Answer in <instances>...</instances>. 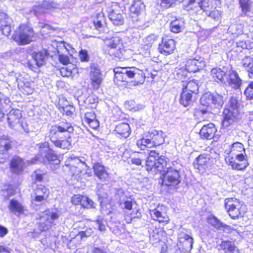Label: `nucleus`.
<instances>
[{"instance_id": "obj_26", "label": "nucleus", "mask_w": 253, "mask_h": 253, "mask_svg": "<svg viewBox=\"0 0 253 253\" xmlns=\"http://www.w3.org/2000/svg\"><path fill=\"white\" fill-rule=\"evenodd\" d=\"M148 232L150 241L153 244L158 243L161 241L163 237L165 235V232L162 228H157L151 225L148 227Z\"/></svg>"}, {"instance_id": "obj_60", "label": "nucleus", "mask_w": 253, "mask_h": 253, "mask_svg": "<svg viewBox=\"0 0 253 253\" xmlns=\"http://www.w3.org/2000/svg\"><path fill=\"white\" fill-rule=\"evenodd\" d=\"M32 203H39L42 202L44 200H46L48 197H44L43 195H32Z\"/></svg>"}, {"instance_id": "obj_23", "label": "nucleus", "mask_w": 253, "mask_h": 253, "mask_svg": "<svg viewBox=\"0 0 253 253\" xmlns=\"http://www.w3.org/2000/svg\"><path fill=\"white\" fill-rule=\"evenodd\" d=\"M205 66V62L203 59H191L188 60L185 64V70L188 72L195 73Z\"/></svg>"}, {"instance_id": "obj_35", "label": "nucleus", "mask_w": 253, "mask_h": 253, "mask_svg": "<svg viewBox=\"0 0 253 253\" xmlns=\"http://www.w3.org/2000/svg\"><path fill=\"white\" fill-rule=\"evenodd\" d=\"M211 76L212 78L216 82L220 81L221 83H225L228 80V77L225 71L220 68H215L211 70Z\"/></svg>"}, {"instance_id": "obj_40", "label": "nucleus", "mask_w": 253, "mask_h": 253, "mask_svg": "<svg viewBox=\"0 0 253 253\" xmlns=\"http://www.w3.org/2000/svg\"><path fill=\"white\" fill-rule=\"evenodd\" d=\"M56 7V4L55 3L50 1L44 0L41 6L35 7L33 11L36 15H38L42 12H43V9H50Z\"/></svg>"}, {"instance_id": "obj_6", "label": "nucleus", "mask_w": 253, "mask_h": 253, "mask_svg": "<svg viewBox=\"0 0 253 253\" xmlns=\"http://www.w3.org/2000/svg\"><path fill=\"white\" fill-rule=\"evenodd\" d=\"M165 134L161 130H152L145 134L141 139L138 140L136 145L141 150L152 148L164 143Z\"/></svg>"}, {"instance_id": "obj_25", "label": "nucleus", "mask_w": 253, "mask_h": 253, "mask_svg": "<svg viewBox=\"0 0 253 253\" xmlns=\"http://www.w3.org/2000/svg\"><path fill=\"white\" fill-rule=\"evenodd\" d=\"M73 204L80 205L83 207L87 209L94 208V203L88 197L81 195H75L72 198Z\"/></svg>"}, {"instance_id": "obj_46", "label": "nucleus", "mask_w": 253, "mask_h": 253, "mask_svg": "<svg viewBox=\"0 0 253 253\" xmlns=\"http://www.w3.org/2000/svg\"><path fill=\"white\" fill-rule=\"evenodd\" d=\"M157 40V36L154 34H150L142 40V45L146 50H148L153 43Z\"/></svg>"}, {"instance_id": "obj_51", "label": "nucleus", "mask_w": 253, "mask_h": 253, "mask_svg": "<svg viewBox=\"0 0 253 253\" xmlns=\"http://www.w3.org/2000/svg\"><path fill=\"white\" fill-rule=\"evenodd\" d=\"M79 166L82 167V170L84 172L82 173V178H86L92 176V171L91 169L88 167L84 163L79 162Z\"/></svg>"}, {"instance_id": "obj_56", "label": "nucleus", "mask_w": 253, "mask_h": 253, "mask_svg": "<svg viewBox=\"0 0 253 253\" xmlns=\"http://www.w3.org/2000/svg\"><path fill=\"white\" fill-rule=\"evenodd\" d=\"M98 229L100 231H104L106 230V221L101 216L98 217L95 221Z\"/></svg>"}, {"instance_id": "obj_54", "label": "nucleus", "mask_w": 253, "mask_h": 253, "mask_svg": "<svg viewBox=\"0 0 253 253\" xmlns=\"http://www.w3.org/2000/svg\"><path fill=\"white\" fill-rule=\"evenodd\" d=\"M209 222L215 227L221 226L224 228L225 230L229 231L230 229L229 226L220 223L219 221L214 216L209 218Z\"/></svg>"}, {"instance_id": "obj_52", "label": "nucleus", "mask_w": 253, "mask_h": 253, "mask_svg": "<svg viewBox=\"0 0 253 253\" xmlns=\"http://www.w3.org/2000/svg\"><path fill=\"white\" fill-rule=\"evenodd\" d=\"M74 65L69 64L61 68L60 70V74L63 77H70L72 75Z\"/></svg>"}, {"instance_id": "obj_8", "label": "nucleus", "mask_w": 253, "mask_h": 253, "mask_svg": "<svg viewBox=\"0 0 253 253\" xmlns=\"http://www.w3.org/2000/svg\"><path fill=\"white\" fill-rule=\"evenodd\" d=\"M102 40L107 46L105 52L111 56L121 58L124 51L122 40L119 37L103 36Z\"/></svg>"}, {"instance_id": "obj_7", "label": "nucleus", "mask_w": 253, "mask_h": 253, "mask_svg": "<svg viewBox=\"0 0 253 253\" xmlns=\"http://www.w3.org/2000/svg\"><path fill=\"white\" fill-rule=\"evenodd\" d=\"M239 105L237 98L232 97L223 112V126L227 127L240 118Z\"/></svg>"}, {"instance_id": "obj_29", "label": "nucleus", "mask_w": 253, "mask_h": 253, "mask_svg": "<svg viewBox=\"0 0 253 253\" xmlns=\"http://www.w3.org/2000/svg\"><path fill=\"white\" fill-rule=\"evenodd\" d=\"M7 116L8 125L11 128L14 127L16 125L20 123L22 116L21 111L17 109H12Z\"/></svg>"}, {"instance_id": "obj_55", "label": "nucleus", "mask_w": 253, "mask_h": 253, "mask_svg": "<svg viewBox=\"0 0 253 253\" xmlns=\"http://www.w3.org/2000/svg\"><path fill=\"white\" fill-rule=\"evenodd\" d=\"M244 93L249 99L253 98V81L250 82L245 90Z\"/></svg>"}, {"instance_id": "obj_58", "label": "nucleus", "mask_w": 253, "mask_h": 253, "mask_svg": "<svg viewBox=\"0 0 253 253\" xmlns=\"http://www.w3.org/2000/svg\"><path fill=\"white\" fill-rule=\"evenodd\" d=\"M240 4L244 13L250 11V0H240Z\"/></svg>"}, {"instance_id": "obj_48", "label": "nucleus", "mask_w": 253, "mask_h": 253, "mask_svg": "<svg viewBox=\"0 0 253 253\" xmlns=\"http://www.w3.org/2000/svg\"><path fill=\"white\" fill-rule=\"evenodd\" d=\"M170 32H181L184 29V22L182 19H175L169 24Z\"/></svg>"}, {"instance_id": "obj_38", "label": "nucleus", "mask_w": 253, "mask_h": 253, "mask_svg": "<svg viewBox=\"0 0 253 253\" xmlns=\"http://www.w3.org/2000/svg\"><path fill=\"white\" fill-rule=\"evenodd\" d=\"M219 250H223L224 253H239V251L234 243L230 241H222Z\"/></svg>"}, {"instance_id": "obj_5", "label": "nucleus", "mask_w": 253, "mask_h": 253, "mask_svg": "<svg viewBox=\"0 0 253 253\" xmlns=\"http://www.w3.org/2000/svg\"><path fill=\"white\" fill-rule=\"evenodd\" d=\"M39 149V153L28 162V164H36L38 162L50 165L51 169H55L56 166L60 164V160L57 156L54 153V151L49 147V143L44 142L37 145Z\"/></svg>"}, {"instance_id": "obj_22", "label": "nucleus", "mask_w": 253, "mask_h": 253, "mask_svg": "<svg viewBox=\"0 0 253 253\" xmlns=\"http://www.w3.org/2000/svg\"><path fill=\"white\" fill-rule=\"evenodd\" d=\"M145 5L141 0L133 1L129 8L130 16L133 21H137L140 16L145 9Z\"/></svg>"}, {"instance_id": "obj_20", "label": "nucleus", "mask_w": 253, "mask_h": 253, "mask_svg": "<svg viewBox=\"0 0 253 253\" xmlns=\"http://www.w3.org/2000/svg\"><path fill=\"white\" fill-rule=\"evenodd\" d=\"M89 78L91 86L94 89H98L103 81V75L97 66L95 65L90 66Z\"/></svg>"}, {"instance_id": "obj_34", "label": "nucleus", "mask_w": 253, "mask_h": 253, "mask_svg": "<svg viewBox=\"0 0 253 253\" xmlns=\"http://www.w3.org/2000/svg\"><path fill=\"white\" fill-rule=\"evenodd\" d=\"M146 158L147 154L145 153L134 152L131 155L128 160V163L136 166H141L142 162L145 161Z\"/></svg>"}, {"instance_id": "obj_61", "label": "nucleus", "mask_w": 253, "mask_h": 253, "mask_svg": "<svg viewBox=\"0 0 253 253\" xmlns=\"http://www.w3.org/2000/svg\"><path fill=\"white\" fill-rule=\"evenodd\" d=\"M210 5L209 1L207 0H203L201 3L198 5L197 7L198 11L199 9H203L204 11H207V8L209 7Z\"/></svg>"}, {"instance_id": "obj_28", "label": "nucleus", "mask_w": 253, "mask_h": 253, "mask_svg": "<svg viewBox=\"0 0 253 253\" xmlns=\"http://www.w3.org/2000/svg\"><path fill=\"white\" fill-rule=\"evenodd\" d=\"M228 80L226 82L228 83L233 88L236 89L240 88L242 84V81L239 77L237 72L230 69L228 73Z\"/></svg>"}, {"instance_id": "obj_13", "label": "nucleus", "mask_w": 253, "mask_h": 253, "mask_svg": "<svg viewBox=\"0 0 253 253\" xmlns=\"http://www.w3.org/2000/svg\"><path fill=\"white\" fill-rule=\"evenodd\" d=\"M215 159L209 154H203L197 157L193 162L194 168L201 173L210 171L213 166Z\"/></svg>"}, {"instance_id": "obj_50", "label": "nucleus", "mask_w": 253, "mask_h": 253, "mask_svg": "<svg viewBox=\"0 0 253 253\" xmlns=\"http://www.w3.org/2000/svg\"><path fill=\"white\" fill-rule=\"evenodd\" d=\"M125 220L127 223H130L131 222L132 219L135 218H140L141 216V214L139 212V211L138 210H136L135 211L134 209L133 210L130 215H128V214H127L126 212H125Z\"/></svg>"}, {"instance_id": "obj_33", "label": "nucleus", "mask_w": 253, "mask_h": 253, "mask_svg": "<svg viewBox=\"0 0 253 253\" xmlns=\"http://www.w3.org/2000/svg\"><path fill=\"white\" fill-rule=\"evenodd\" d=\"M12 38L19 45L26 44L32 41V38L27 33H14Z\"/></svg>"}, {"instance_id": "obj_18", "label": "nucleus", "mask_w": 253, "mask_h": 253, "mask_svg": "<svg viewBox=\"0 0 253 253\" xmlns=\"http://www.w3.org/2000/svg\"><path fill=\"white\" fill-rule=\"evenodd\" d=\"M79 162H81L79 159L71 158V162H66L65 166L63 167V170L67 171L70 170V174L75 179L79 180L80 178H82V173L83 172L82 170V167L79 166Z\"/></svg>"}, {"instance_id": "obj_11", "label": "nucleus", "mask_w": 253, "mask_h": 253, "mask_svg": "<svg viewBox=\"0 0 253 253\" xmlns=\"http://www.w3.org/2000/svg\"><path fill=\"white\" fill-rule=\"evenodd\" d=\"M61 212L57 209H48L42 213L38 228L41 232L50 229L54 221L60 216Z\"/></svg>"}, {"instance_id": "obj_53", "label": "nucleus", "mask_w": 253, "mask_h": 253, "mask_svg": "<svg viewBox=\"0 0 253 253\" xmlns=\"http://www.w3.org/2000/svg\"><path fill=\"white\" fill-rule=\"evenodd\" d=\"M49 190L43 185H39L35 189L34 195H43L44 197H48Z\"/></svg>"}, {"instance_id": "obj_4", "label": "nucleus", "mask_w": 253, "mask_h": 253, "mask_svg": "<svg viewBox=\"0 0 253 253\" xmlns=\"http://www.w3.org/2000/svg\"><path fill=\"white\" fill-rule=\"evenodd\" d=\"M114 82L120 85V83L126 82L127 78L134 79L136 84H142L145 81V76L143 69H139L135 67H121L114 69Z\"/></svg>"}, {"instance_id": "obj_42", "label": "nucleus", "mask_w": 253, "mask_h": 253, "mask_svg": "<svg viewBox=\"0 0 253 253\" xmlns=\"http://www.w3.org/2000/svg\"><path fill=\"white\" fill-rule=\"evenodd\" d=\"M10 22V19L8 16L5 13L0 12V31L11 32Z\"/></svg>"}, {"instance_id": "obj_15", "label": "nucleus", "mask_w": 253, "mask_h": 253, "mask_svg": "<svg viewBox=\"0 0 253 253\" xmlns=\"http://www.w3.org/2000/svg\"><path fill=\"white\" fill-rule=\"evenodd\" d=\"M193 238L183 231L178 234L177 247L182 252H190L193 248Z\"/></svg>"}, {"instance_id": "obj_47", "label": "nucleus", "mask_w": 253, "mask_h": 253, "mask_svg": "<svg viewBox=\"0 0 253 253\" xmlns=\"http://www.w3.org/2000/svg\"><path fill=\"white\" fill-rule=\"evenodd\" d=\"M0 108L7 112L11 108V102L9 98L0 92Z\"/></svg>"}, {"instance_id": "obj_39", "label": "nucleus", "mask_w": 253, "mask_h": 253, "mask_svg": "<svg viewBox=\"0 0 253 253\" xmlns=\"http://www.w3.org/2000/svg\"><path fill=\"white\" fill-rule=\"evenodd\" d=\"M182 89L187 90L191 93H197L199 90L198 84L196 80H190L189 81H182Z\"/></svg>"}, {"instance_id": "obj_3", "label": "nucleus", "mask_w": 253, "mask_h": 253, "mask_svg": "<svg viewBox=\"0 0 253 253\" xmlns=\"http://www.w3.org/2000/svg\"><path fill=\"white\" fill-rule=\"evenodd\" d=\"M201 106L195 109L194 116L203 117L205 114L211 113L213 108H219L224 103L223 97L217 93L211 92L204 93L200 99Z\"/></svg>"}, {"instance_id": "obj_14", "label": "nucleus", "mask_w": 253, "mask_h": 253, "mask_svg": "<svg viewBox=\"0 0 253 253\" xmlns=\"http://www.w3.org/2000/svg\"><path fill=\"white\" fill-rule=\"evenodd\" d=\"M48 53L46 49H43L39 52H34L32 54V61L28 62V67L31 70L36 72L38 68L44 65L47 57Z\"/></svg>"}, {"instance_id": "obj_44", "label": "nucleus", "mask_w": 253, "mask_h": 253, "mask_svg": "<svg viewBox=\"0 0 253 253\" xmlns=\"http://www.w3.org/2000/svg\"><path fill=\"white\" fill-rule=\"evenodd\" d=\"M8 208L10 211L13 214H19L23 212L24 209L23 206L15 199H12L10 201Z\"/></svg>"}, {"instance_id": "obj_64", "label": "nucleus", "mask_w": 253, "mask_h": 253, "mask_svg": "<svg viewBox=\"0 0 253 253\" xmlns=\"http://www.w3.org/2000/svg\"><path fill=\"white\" fill-rule=\"evenodd\" d=\"M90 253H108V252L104 247H94L92 248Z\"/></svg>"}, {"instance_id": "obj_2", "label": "nucleus", "mask_w": 253, "mask_h": 253, "mask_svg": "<svg viewBox=\"0 0 253 253\" xmlns=\"http://www.w3.org/2000/svg\"><path fill=\"white\" fill-rule=\"evenodd\" d=\"M225 161L226 163L231 167L233 169L241 170L248 166L247 157L245 149L242 143L236 142L230 146L229 150H226Z\"/></svg>"}, {"instance_id": "obj_21", "label": "nucleus", "mask_w": 253, "mask_h": 253, "mask_svg": "<svg viewBox=\"0 0 253 253\" xmlns=\"http://www.w3.org/2000/svg\"><path fill=\"white\" fill-rule=\"evenodd\" d=\"M124 14L121 8L115 3L112 5L108 17L113 24L115 25H122L124 22Z\"/></svg>"}, {"instance_id": "obj_41", "label": "nucleus", "mask_w": 253, "mask_h": 253, "mask_svg": "<svg viewBox=\"0 0 253 253\" xmlns=\"http://www.w3.org/2000/svg\"><path fill=\"white\" fill-rule=\"evenodd\" d=\"M192 93L185 89H182L180 95V103L185 107L188 106L192 103Z\"/></svg>"}, {"instance_id": "obj_37", "label": "nucleus", "mask_w": 253, "mask_h": 253, "mask_svg": "<svg viewBox=\"0 0 253 253\" xmlns=\"http://www.w3.org/2000/svg\"><path fill=\"white\" fill-rule=\"evenodd\" d=\"M114 131L121 137L125 138L128 137L130 133L129 125L127 123H121L116 126Z\"/></svg>"}, {"instance_id": "obj_24", "label": "nucleus", "mask_w": 253, "mask_h": 253, "mask_svg": "<svg viewBox=\"0 0 253 253\" xmlns=\"http://www.w3.org/2000/svg\"><path fill=\"white\" fill-rule=\"evenodd\" d=\"M26 165L24 160L19 157H13L10 163V167L12 172L19 174L21 173Z\"/></svg>"}, {"instance_id": "obj_59", "label": "nucleus", "mask_w": 253, "mask_h": 253, "mask_svg": "<svg viewBox=\"0 0 253 253\" xmlns=\"http://www.w3.org/2000/svg\"><path fill=\"white\" fill-rule=\"evenodd\" d=\"M43 173L41 170H37L32 175V177L33 180L35 182H41L43 178Z\"/></svg>"}, {"instance_id": "obj_30", "label": "nucleus", "mask_w": 253, "mask_h": 253, "mask_svg": "<svg viewBox=\"0 0 253 253\" xmlns=\"http://www.w3.org/2000/svg\"><path fill=\"white\" fill-rule=\"evenodd\" d=\"M93 169L95 175L99 179L102 181L108 180L109 173L103 165L99 163H96L93 165Z\"/></svg>"}, {"instance_id": "obj_17", "label": "nucleus", "mask_w": 253, "mask_h": 253, "mask_svg": "<svg viewBox=\"0 0 253 253\" xmlns=\"http://www.w3.org/2000/svg\"><path fill=\"white\" fill-rule=\"evenodd\" d=\"M11 148V141L6 135H3L0 137V163L4 164L7 161L10 154L9 150Z\"/></svg>"}, {"instance_id": "obj_36", "label": "nucleus", "mask_w": 253, "mask_h": 253, "mask_svg": "<svg viewBox=\"0 0 253 253\" xmlns=\"http://www.w3.org/2000/svg\"><path fill=\"white\" fill-rule=\"evenodd\" d=\"M19 89L25 94H31L33 92V88L31 86V83L22 80L20 78L16 80Z\"/></svg>"}, {"instance_id": "obj_31", "label": "nucleus", "mask_w": 253, "mask_h": 253, "mask_svg": "<svg viewBox=\"0 0 253 253\" xmlns=\"http://www.w3.org/2000/svg\"><path fill=\"white\" fill-rule=\"evenodd\" d=\"M149 213L153 220L157 221L159 223L167 224L169 222V219L167 214L164 212L162 213L158 209L150 210Z\"/></svg>"}, {"instance_id": "obj_19", "label": "nucleus", "mask_w": 253, "mask_h": 253, "mask_svg": "<svg viewBox=\"0 0 253 253\" xmlns=\"http://www.w3.org/2000/svg\"><path fill=\"white\" fill-rule=\"evenodd\" d=\"M175 48V41L173 39L165 37L162 38V42L159 45L158 50L161 54L168 56L173 53Z\"/></svg>"}, {"instance_id": "obj_57", "label": "nucleus", "mask_w": 253, "mask_h": 253, "mask_svg": "<svg viewBox=\"0 0 253 253\" xmlns=\"http://www.w3.org/2000/svg\"><path fill=\"white\" fill-rule=\"evenodd\" d=\"M61 111L67 116L72 117L75 111V108L72 105H69L66 107H62Z\"/></svg>"}, {"instance_id": "obj_32", "label": "nucleus", "mask_w": 253, "mask_h": 253, "mask_svg": "<svg viewBox=\"0 0 253 253\" xmlns=\"http://www.w3.org/2000/svg\"><path fill=\"white\" fill-rule=\"evenodd\" d=\"M95 114L93 111L85 113L83 121L92 129H96L99 127V124L96 119Z\"/></svg>"}, {"instance_id": "obj_1", "label": "nucleus", "mask_w": 253, "mask_h": 253, "mask_svg": "<svg viewBox=\"0 0 253 253\" xmlns=\"http://www.w3.org/2000/svg\"><path fill=\"white\" fill-rule=\"evenodd\" d=\"M73 131L74 128L70 123L62 122L50 127L48 137L56 147L68 150L71 146V134Z\"/></svg>"}, {"instance_id": "obj_63", "label": "nucleus", "mask_w": 253, "mask_h": 253, "mask_svg": "<svg viewBox=\"0 0 253 253\" xmlns=\"http://www.w3.org/2000/svg\"><path fill=\"white\" fill-rule=\"evenodd\" d=\"M209 16L215 20H219L221 17L220 12L219 10H213L210 13Z\"/></svg>"}, {"instance_id": "obj_12", "label": "nucleus", "mask_w": 253, "mask_h": 253, "mask_svg": "<svg viewBox=\"0 0 253 253\" xmlns=\"http://www.w3.org/2000/svg\"><path fill=\"white\" fill-rule=\"evenodd\" d=\"M165 169V171H158L163 175V184L170 188H175L181 180L179 170L171 167L167 168L166 166Z\"/></svg>"}, {"instance_id": "obj_62", "label": "nucleus", "mask_w": 253, "mask_h": 253, "mask_svg": "<svg viewBox=\"0 0 253 253\" xmlns=\"http://www.w3.org/2000/svg\"><path fill=\"white\" fill-rule=\"evenodd\" d=\"M79 56L83 62L87 61L89 59L87 52L85 50H81L79 52Z\"/></svg>"}, {"instance_id": "obj_43", "label": "nucleus", "mask_w": 253, "mask_h": 253, "mask_svg": "<svg viewBox=\"0 0 253 253\" xmlns=\"http://www.w3.org/2000/svg\"><path fill=\"white\" fill-rule=\"evenodd\" d=\"M203 0H184L185 4L183 5L184 9L188 11H192L197 12L198 5L201 3Z\"/></svg>"}, {"instance_id": "obj_9", "label": "nucleus", "mask_w": 253, "mask_h": 253, "mask_svg": "<svg viewBox=\"0 0 253 253\" xmlns=\"http://www.w3.org/2000/svg\"><path fill=\"white\" fill-rule=\"evenodd\" d=\"M146 162V169L152 173H157L158 171H165L167 161L165 158L159 157L158 153L155 151H150Z\"/></svg>"}, {"instance_id": "obj_10", "label": "nucleus", "mask_w": 253, "mask_h": 253, "mask_svg": "<svg viewBox=\"0 0 253 253\" xmlns=\"http://www.w3.org/2000/svg\"><path fill=\"white\" fill-rule=\"evenodd\" d=\"M225 208L229 215L234 219L242 217L246 211L244 202L234 198L225 200Z\"/></svg>"}, {"instance_id": "obj_27", "label": "nucleus", "mask_w": 253, "mask_h": 253, "mask_svg": "<svg viewBox=\"0 0 253 253\" xmlns=\"http://www.w3.org/2000/svg\"><path fill=\"white\" fill-rule=\"evenodd\" d=\"M217 129L212 123L205 125L201 129L200 135L202 138L205 139H211L213 138Z\"/></svg>"}, {"instance_id": "obj_49", "label": "nucleus", "mask_w": 253, "mask_h": 253, "mask_svg": "<svg viewBox=\"0 0 253 253\" xmlns=\"http://www.w3.org/2000/svg\"><path fill=\"white\" fill-rule=\"evenodd\" d=\"M93 23L96 30L100 32L105 30L106 25L101 14H97L96 19L94 21Z\"/></svg>"}, {"instance_id": "obj_16", "label": "nucleus", "mask_w": 253, "mask_h": 253, "mask_svg": "<svg viewBox=\"0 0 253 253\" xmlns=\"http://www.w3.org/2000/svg\"><path fill=\"white\" fill-rule=\"evenodd\" d=\"M115 198L119 205L120 208L123 210L130 211L132 210L133 204H135V202L133 201L131 197L127 196L122 189L117 190Z\"/></svg>"}, {"instance_id": "obj_45", "label": "nucleus", "mask_w": 253, "mask_h": 253, "mask_svg": "<svg viewBox=\"0 0 253 253\" xmlns=\"http://www.w3.org/2000/svg\"><path fill=\"white\" fill-rule=\"evenodd\" d=\"M242 64L249 73L250 78H253V58L250 56H246L243 59Z\"/></svg>"}]
</instances>
